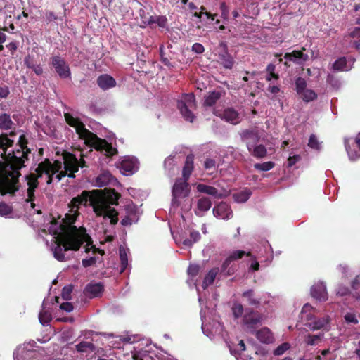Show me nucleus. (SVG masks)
<instances>
[{
  "mask_svg": "<svg viewBox=\"0 0 360 360\" xmlns=\"http://www.w3.org/2000/svg\"><path fill=\"white\" fill-rule=\"evenodd\" d=\"M24 63L27 68L32 69L37 75L42 74L43 69L41 66L39 64H35L30 56L25 57Z\"/></svg>",
  "mask_w": 360,
  "mask_h": 360,
  "instance_id": "nucleus-35",
  "label": "nucleus"
},
{
  "mask_svg": "<svg viewBox=\"0 0 360 360\" xmlns=\"http://www.w3.org/2000/svg\"><path fill=\"white\" fill-rule=\"evenodd\" d=\"M52 169V163L49 159L46 158L44 161L41 162L35 169V176H37V178L39 179L42 177L43 174H49Z\"/></svg>",
  "mask_w": 360,
  "mask_h": 360,
  "instance_id": "nucleus-26",
  "label": "nucleus"
},
{
  "mask_svg": "<svg viewBox=\"0 0 360 360\" xmlns=\"http://www.w3.org/2000/svg\"><path fill=\"white\" fill-rule=\"evenodd\" d=\"M46 22L49 23L58 20V17L52 11H46L45 13Z\"/></svg>",
  "mask_w": 360,
  "mask_h": 360,
  "instance_id": "nucleus-61",
  "label": "nucleus"
},
{
  "mask_svg": "<svg viewBox=\"0 0 360 360\" xmlns=\"http://www.w3.org/2000/svg\"><path fill=\"white\" fill-rule=\"evenodd\" d=\"M111 178L112 175L109 172H103L96 177V185L99 187L105 186L110 183Z\"/></svg>",
  "mask_w": 360,
  "mask_h": 360,
  "instance_id": "nucleus-39",
  "label": "nucleus"
},
{
  "mask_svg": "<svg viewBox=\"0 0 360 360\" xmlns=\"http://www.w3.org/2000/svg\"><path fill=\"white\" fill-rule=\"evenodd\" d=\"M104 290V286L101 282H90L84 288V292L89 298L101 297Z\"/></svg>",
  "mask_w": 360,
  "mask_h": 360,
  "instance_id": "nucleus-14",
  "label": "nucleus"
},
{
  "mask_svg": "<svg viewBox=\"0 0 360 360\" xmlns=\"http://www.w3.org/2000/svg\"><path fill=\"white\" fill-rule=\"evenodd\" d=\"M221 49L219 53V59L220 63L225 68L231 69L234 63L233 57L228 52V47L225 43H221L219 45Z\"/></svg>",
  "mask_w": 360,
  "mask_h": 360,
  "instance_id": "nucleus-16",
  "label": "nucleus"
},
{
  "mask_svg": "<svg viewBox=\"0 0 360 360\" xmlns=\"http://www.w3.org/2000/svg\"><path fill=\"white\" fill-rule=\"evenodd\" d=\"M323 334L311 335L309 334L305 337L304 342L307 345L314 346L316 344L317 341L320 340Z\"/></svg>",
  "mask_w": 360,
  "mask_h": 360,
  "instance_id": "nucleus-48",
  "label": "nucleus"
},
{
  "mask_svg": "<svg viewBox=\"0 0 360 360\" xmlns=\"http://www.w3.org/2000/svg\"><path fill=\"white\" fill-rule=\"evenodd\" d=\"M266 79L270 82L269 90H280L279 87L276 84V82L278 79V75L275 73L276 66L270 63L266 67Z\"/></svg>",
  "mask_w": 360,
  "mask_h": 360,
  "instance_id": "nucleus-21",
  "label": "nucleus"
},
{
  "mask_svg": "<svg viewBox=\"0 0 360 360\" xmlns=\"http://www.w3.org/2000/svg\"><path fill=\"white\" fill-rule=\"evenodd\" d=\"M13 143L14 141L8 138L7 134L0 135V148L4 150L3 158L11 169L3 172L0 178V184L6 193L11 194H14L19 190V177L21 176L20 170L25 167V162L29 160L20 156L6 155L8 148L13 146Z\"/></svg>",
  "mask_w": 360,
  "mask_h": 360,
  "instance_id": "nucleus-2",
  "label": "nucleus"
},
{
  "mask_svg": "<svg viewBox=\"0 0 360 360\" xmlns=\"http://www.w3.org/2000/svg\"><path fill=\"white\" fill-rule=\"evenodd\" d=\"M148 25H152L157 23L160 27H166L167 25V19L165 16H150L148 20H145Z\"/></svg>",
  "mask_w": 360,
  "mask_h": 360,
  "instance_id": "nucleus-36",
  "label": "nucleus"
},
{
  "mask_svg": "<svg viewBox=\"0 0 360 360\" xmlns=\"http://www.w3.org/2000/svg\"><path fill=\"white\" fill-rule=\"evenodd\" d=\"M214 217L221 219H229L232 217L233 212L230 206L224 202L217 205L212 210Z\"/></svg>",
  "mask_w": 360,
  "mask_h": 360,
  "instance_id": "nucleus-13",
  "label": "nucleus"
},
{
  "mask_svg": "<svg viewBox=\"0 0 360 360\" xmlns=\"http://www.w3.org/2000/svg\"><path fill=\"white\" fill-rule=\"evenodd\" d=\"M240 136L243 141H247L246 145L249 151H251L253 146L259 141V131L256 128L243 130Z\"/></svg>",
  "mask_w": 360,
  "mask_h": 360,
  "instance_id": "nucleus-11",
  "label": "nucleus"
},
{
  "mask_svg": "<svg viewBox=\"0 0 360 360\" xmlns=\"http://www.w3.org/2000/svg\"><path fill=\"white\" fill-rule=\"evenodd\" d=\"M251 261L250 269L252 271H258L259 268V264L257 262L256 257L252 255V257H249Z\"/></svg>",
  "mask_w": 360,
  "mask_h": 360,
  "instance_id": "nucleus-62",
  "label": "nucleus"
},
{
  "mask_svg": "<svg viewBox=\"0 0 360 360\" xmlns=\"http://www.w3.org/2000/svg\"><path fill=\"white\" fill-rule=\"evenodd\" d=\"M244 256L246 257H252V253L250 252H245L244 250H234L229 255V257L233 261H237L238 259H242Z\"/></svg>",
  "mask_w": 360,
  "mask_h": 360,
  "instance_id": "nucleus-43",
  "label": "nucleus"
},
{
  "mask_svg": "<svg viewBox=\"0 0 360 360\" xmlns=\"http://www.w3.org/2000/svg\"><path fill=\"white\" fill-rule=\"evenodd\" d=\"M27 143H28V141H27V139L25 135V134L20 135L19 137L18 143H17V146H18V148H22L25 150L30 149L27 147Z\"/></svg>",
  "mask_w": 360,
  "mask_h": 360,
  "instance_id": "nucleus-55",
  "label": "nucleus"
},
{
  "mask_svg": "<svg viewBox=\"0 0 360 360\" xmlns=\"http://www.w3.org/2000/svg\"><path fill=\"white\" fill-rule=\"evenodd\" d=\"M51 319V314L49 311H42L39 314V320L44 326L48 325Z\"/></svg>",
  "mask_w": 360,
  "mask_h": 360,
  "instance_id": "nucleus-49",
  "label": "nucleus"
},
{
  "mask_svg": "<svg viewBox=\"0 0 360 360\" xmlns=\"http://www.w3.org/2000/svg\"><path fill=\"white\" fill-rule=\"evenodd\" d=\"M242 297L248 305L256 309L259 308L262 304L261 297L257 295L254 290L250 289L244 291L242 294Z\"/></svg>",
  "mask_w": 360,
  "mask_h": 360,
  "instance_id": "nucleus-18",
  "label": "nucleus"
},
{
  "mask_svg": "<svg viewBox=\"0 0 360 360\" xmlns=\"http://www.w3.org/2000/svg\"><path fill=\"white\" fill-rule=\"evenodd\" d=\"M193 170V155H189L186 157L184 166L182 170V176L181 179L188 180L190 178V176L192 174Z\"/></svg>",
  "mask_w": 360,
  "mask_h": 360,
  "instance_id": "nucleus-29",
  "label": "nucleus"
},
{
  "mask_svg": "<svg viewBox=\"0 0 360 360\" xmlns=\"http://www.w3.org/2000/svg\"><path fill=\"white\" fill-rule=\"evenodd\" d=\"M51 65L60 78L68 79L70 77L71 72L69 65L63 58L59 56L52 57Z\"/></svg>",
  "mask_w": 360,
  "mask_h": 360,
  "instance_id": "nucleus-9",
  "label": "nucleus"
},
{
  "mask_svg": "<svg viewBox=\"0 0 360 360\" xmlns=\"http://www.w3.org/2000/svg\"><path fill=\"white\" fill-rule=\"evenodd\" d=\"M354 60L353 58H349L348 59L345 57L340 58L333 63V69L338 71L349 70L352 68Z\"/></svg>",
  "mask_w": 360,
  "mask_h": 360,
  "instance_id": "nucleus-22",
  "label": "nucleus"
},
{
  "mask_svg": "<svg viewBox=\"0 0 360 360\" xmlns=\"http://www.w3.org/2000/svg\"><path fill=\"white\" fill-rule=\"evenodd\" d=\"M203 167L207 170H216L217 165V162L214 159L207 158L203 163Z\"/></svg>",
  "mask_w": 360,
  "mask_h": 360,
  "instance_id": "nucleus-52",
  "label": "nucleus"
},
{
  "mask_svg": "<svg viewBox=\"0 0 360 360\" xmlns=\"http://www.w3.org/2000/svg\"><path fill=\"white\" fill-rule=\"evenodd\" d=\"M131 356L134 360H154L148 352L146 350L135 352L132 354Z\"/></svg>",
  "mask_w": 360,
  "mask_h": 360,
  "instance_id": "nucleus-44",
  "label": "nucleus"
},
{
  "mask_svg": "<svg viewBox=\"0 0 360 360\" xmlns=\"http://www.w3.org/2000/svg\"><path fill=\"white\" fill-rule=\"evenodd\" d=\"M263 315L252 309H246L243 316V325L245 330L254 334L257 328L262 325Z\"/></svg>",
  "mask_w": 360,
  "mask_h": 360,
  "instance_id": "nucleus-5",
  "label": "nucleus"
},
{
  "mask_svg": "<svg viewBox=\"0 0 360 360\" xmlns=\"http://www.w3.org/2000/svg\"><path fill=\"white\" fill-rule=\"evenodd\" d=\"M237 270V265L229 257L221 266V272L226 276L233 275Z\"/></svg>",
  "mask_w": 360,
  "mask_h": 360,
  "instance_id": "nucleus-27",
  "label": "nucleus"
},
{
  "mask_svg": "<svg viewBox=\"0 0 360 360\" xmlns=\"http://www.w3.org/2000/svg\"><path fill=\"white\" fill-rule=\"evenodd\" d=\"M137 160L133 158H126L120 162V169L125 175H131L137 169Z\"/></svg>",
  "mask_w": 360,
  "mask_h": 360,
  "instance_id": "nucleus-19",
  "label": "nucleus"
},
{
  "mask_svg": "<svg viewBox=\"0 0 360 360\" xmlns=\"http://www.w3.org/2000/svg\"><path fill=\"white\" fill-rule=\"evenodd\" d=\"M212 201L207 197H202L198 200L197 209L199 212H205L212 207Z\"/></svg>",
  "mask_w": 360,
  "mask_h": 360,
  "instance_id": "nucleus-33",
  "label": "nucleus"
},
{
  "mask_svg": "<svg viewBox=\"0 0 360 360\" xmlns=\"http://www.w3.org/2000/svg\"><path fill=\"white\" fill-rule=\"evenodd\" d=\"M72 291V289L70 285L65 286L62 290V297L65 300H70Z\"/></svg>",
  "mask_w": 360,
  "mask_h": 360,
  "instance_id": "nucleus-57",
  "label": "nucleus"
},
{
  "mask_svg": "<svg viewBox=\"0 0 360 360\" xmlns=\"http://www.w3.org/2000/svg\"><path fill=\"white\" fill-rule=\"evenodd\" d=\"M14 360H39V352L34 349H18L14 352Z\"/></svg>",
  "mask_w": 360,
  "mask_h": 360,
  "instance_id": "nucleus-17",
  "label": "nucleus"
},
{
  "mask_svg": "<svg viewBox=\"0 0 360 360\" xmlns=\"http://www.w3.org/2000/svg\"><path fill=\"white\" fill-rule=\"evenodd\" d=\"M85 144L94 148L96 150H105L108 156H113L117 153V148H114L105 139L98 137L94 133L91 134Z\"/></svg>",
  "mask_w": 360,
  "mask_h": 360,
  "instance_id": "nucleus-6",
  "label": "nucleus"
},
{
  "mask_svg": "<svg viewBox=\"0 0 360 360\" xmlns=\"http://www.w3.org/2000/svg\"><path fill=\"white\" fill-rule=\"evenodd\" d=\"M251 194V191L249 188H245L239 193H235L233 198L238 202H245L250 198Z\"/></svg>",
  "mask_w": 360,
  "mask_h": 360,
  "instance_id": "nucleus-40",
  "label": "nucleus"
},
{
  "mask_svg": "<svg viewBox=\"0 0 360 360\" xmlns=\"http://www.w3.org/2000/svg\"><path fill=\"white\" fill-rule=\"evenodd\" d=\"M220 10L221 12V18L227 20L229 18V11L225 2H222L220 5Z\"/></svg>",
  "mask_w": 360,
  "mask_h": 360,
  "instance_id": "nucleus-60",
  "label": "nucleus"
},
{
  "mask_svg": "<svg viewBox=\"0 0 360 360\" xmlns=\"http://www.w3.org/2000/svg\"><path fill=\"white\" fill-rule=\"evenodd\" d=\"M13 122L9 115L3 113L0 115V129L6 130L11 128Z\"/></svg>",
  "mask_w": 360,
  "mask_h": 360,
  "instance_id": "nucleus-41",
  "label": "nucleus"
},
{
  "mask_svg": "<svg viewBox=\"0 0 360 360\" xmlns=\"http://www.w3.org/2000/svg\"><path fill=\"white\" fill-rule=\"evenodd\" d=\"M305 50V48H302L300 51L294 50L290 53H286L284 55V58L286 60L284 65L288 66V61H291L297 65H303L309 59V56L304 53Z\"/></svg>",
  "mask_w": 360,
  "mask_h": 360,
  "instance_id": "nucleus-10",
  "label": "nucleus"
},
{
  "mask_svg": "<svg viewBox=\"0 0 360 360\" xmlns=\"http://www.w3.org/2000/svg\"><path fill=\"white\" fill-rule=\"evenodd\" d=\"M75 348L79 352H92L96 350L95 345L91 342L87 341H82L79 344L75 345Z\"/></svg>",
  "mask_w": 360,
  "mask_h": 360,
  "instance_id": "nucleus-32",
  "label": "nucleus"
},
{
  "mask_svg": "<svg viewBox=\"0 0 360 360\" xmlns=\"http://www.w3.org/2000/svg\"><path fill=\"white\" fill-rule=\"evenodd\" d=\"M63 158L64 161L65 170L67 172H78V159L74 154L68 151H64L63 153Z\"/></svg>",
  "mask_w": 360,
  "mask_h": 360,
  "instance_id": "nucleus-15",
  "label": "nucleus"
},
{
  "mask_svg": "<svg viewBox=\"0 0 360 360\" xmlns=\"http://www.w3.org/2000/svg\"><path fill=\"white\" fill-rule=\"evenodd\" d=\"M251 154L257 158H263L267 154V150L264 145L259 144L254 146L252 150L250 151Z\"/></svg>",
  "mask_w": 360,
  "mask_h": 360,
  "instance_id": "nucleus-37",
  "label": "nucleus"
},
{
  "mask_svg": "<svg viewBox=\"0 0 360 360\" xmlns=\"http://www.w3.org/2000/svg\"><path fill=\"white\" fill-rule=\"evenodd\" d=\"M275 166V163L272 161H268L263 163H255L254 165L255 169L259 171L267 172L273 169Z\"/></svg>",
  "mask_w": 360,
  "mask_h": 360,
  "instance_id": "nucleus-45",
  "label": "nucleus"
},
{
  "mask_svg": "<svg viewBox=\"0 0 360 360\" xmlns=\"http://www.w3.org/2000/svg\"><path fill=\"white\" fill-rule=\"evenodd\" d=\"M72 212L73 214H65V217L63 219V224H60V230L62 231V240L65 249L77 251L84 242L87 243V245L92 244V240L86 233L84 227L77 228L74 225L79 212Z\"/></svg>",
  "mask_w": 360,
  "mask_h": 360,
  "instance_id": "nucleus-3",
  "label": "nucleus"
},
{
  "mask_svg": "<svg viewBox=\"0 0 360 360\" xmlns=\"http://www.w3.org/2000/svg\"><path fill=\"white\" fill-rule=\"evenodd\" d=\"M254 334L257 339L262 343L269 344L274 340L271 331L266 327H264L259 330H255Z\"/></svg>",
  "mask_w": 360,
  "mask_h": 360,
  "instance_id": "nucleus-25",
  "label": "nucleus"
},
{
  "mask_svg": "<svg viewBox=\"0 0 360 360\" xmlns=\"http://www.w3.org/2000/svg\"><path fill=\"white\" fill-rule=\"evenodd\" d=\"M220 97V91H211L210 94L207 97H205L204 105L208 107L214 105Z\"/></svg>",
  "mask_w": 360,
  "mask_h": 360,
  "instance_id": "nucleus-38",
  "label": "nucleus"
},
{
  "mask_svg": "<svg viewBox=\"0 0 360 360\" xmlns=\"http://www.w3.org/2000/svg\"><path fill=\"white\" fill-rule=\"evenodd\" d=\"M297 93L298 98L307 103L312 101L317 98L316 91H297Z\"/></svg>",
  "mask_w": 360,
  "mask_h": 360,
  "instance_id": "nucleus-42",
  "label": "nucleus"
},
{
  "mask_svg": "<svg viewBox=\"0 0 360 360\" xmlns=\"http://www.w3.org/2000/svg\"><path fill=\"white\" fill-rule=\"evenodd\" d=\"M31 153L30 149H22V148H16L11 152L7 153L6 155H14L16 156H20L25 160H29V154Z\"/></svg>",
  "mask_w": 360,
  "mask_h": 360,
  "instance_id": "nucleus-46",
  "label": "nucleus"
},
{
  "mask_svg": "<svg viewBox=\"0 0 360 360\" xmlns=\"http://www.w3.org/2000/svg\"><path fill=\"white\" fill-rule=\"evenodd\" d=\"M189 193L190 186L188 180L177 179L172 188V204L179 206L180 204L179 199L186 198Z\"/></svg>",
  "mask_w": 360,
  "mask_h": 360,
  "instance_id": "nucleus-7",
  "label": "nucleus"
},
{
  "mask_svg": "<svg viewBox=\"0 0 360 360\" xmlns=\"http://www.w3.org/2000/svg\"><path fill=\"white\" fill-rule=\"evenodd\" d=\"M97 84L101 89H108L116 86V81L110 75L103 74L97 78Z\"/></svg>",
  "mask_w": 360,
  "mask_h": 360,
  "instance_id": "nucleus-23",
  "label": "nucleus"
},
{
  "mask_svg": "<svg viewBox=\"0 0 360 360\" xmlns=\"http://www.w3.org/2000/svg\"><path fill=\"white\" fill-rule=\"evenodd\" d=\"M290 347V345L288 342H284L278 346L274 351V354L275 356H280L284 354L287 350H288Z\"/></svg>",
  "mask_w": 360,
  "mask_h": 360,
  "instance_id": "nucleus-51",
  "label": "nucleus"
},
{
  "mask_svg": "<svg viewBox=\"0 0 360 360\" xmlns=\"http://www.w3.org/2000/svg\"><path fill=\"white\" fill-rule=\"evenodd\" d=\"M345 319L347 323H357L358 320L356 319L355 315L352 313H347L345 316Z\"/></svg>",
  "mask_w": 360,
  "mask_h": 360,
  "instance_id": "nucleus-63",
  "label": "nucleus"
},
{
  "mask_svg": "<svg viewBox=\"0 0 360 360\" xmlns=\"http://www.w3.org/2000/svg\"><path fill=\"white\" fill-rule=\"evenodd\" d=\"M329 323L328 316L319 319L309 324V327L313 331L323 328Z\"/></svg>",
  "mask_w": 360,
  "mask_h": 360,
  "instance_id": "nucleus-34",
  "label": "nucleus"
},
{
  "mask_svg": "<svg viewBox=\"0 0 360 360\" xmlns=\"http://www.w3.org/2000/svg\"><path fill=\"white\" fill-rule=\"evenodd\" d=\"M197 191L200 193L212 195L216 198H221V195L219 193V191L214 186L199 184L197 185Z\"/></svg>",
  "mask_w": 360,
  "mask_h": 360,
  "instance_id": "nucleus-28",
  "label": "nucleus"
},
{
  "mask_svg": "<svg viewBox=\"0 0 360 360\" xmlns=\"http://www.w3.org/2000/svg\"><path fill=\"white\" fill-rule=\"evenodd\" d=\"M233 315L235 319H238L242 316L244 313V307L242 304L235 302L231 308Z\"/></svg>",
  "mask_w": 360,
  "mask_h": 360,
  "instance_id": "nucleus-47",
  "label": "nucleus"
},
{
  "mask_svg": "<svg viewBox=\"0 0 360 360\" xmlns=\"http://www.w3.org/2000/svg\"><path fill=\"white\" fill-rule=\"evenodd\" d=\"M295 86L297 90H305V88L307 86L306 80L302 77H297L295 80Z\"/></svg>",
  "mask_w": 360,
  "mask_h": 360,
  "instance_id": "nucleus-58",
  "label": "nucleus"
},
{
  "mask_svg": "<svg viewBox=\"0 0 360 360\" xmlns=\"http://www.w3.org/2000/svg\"><path fill=\"white\" fill-rule=\"evenodd\" d=\"M192 51L196 53H202L204 52V46L200 43H195L192 46Z\"/></svg>",
  "mask_w": 360,
  "mask_h": 360,
  "instance_id": "nucleus-64",
  "label": "nucleus"
},
{
  "mask_svg": "<svg viewBox=\"0 0 360 360\" xmlns=\"http://www.w3.org/2000/svg\"><path fill=\"white\" fill-rule=\"evenodd\" d=\"M177 108L186 121L193 122L195 116L193 110L196 108V103L195 95L192 91L181 95L180 99L177 101Z\"/></svg>",
  "mask_w": 360,
  "mask_h": 360,
  "instance_id": "nucleus-4",
  "label": "nucleus"
},
{
  "mask_svg": "<svg viewBox=\"0 0 360 360\" xmlns=\"http://www.w3.org/2000/svg\"><path fill=\"white\" fill-rule=\"evenodd\" d=\"M120 258L121 261L122 271H124V269L127 267L128 264L127 255L124 250L120 249Z\"/></svg>",
  "mask_w": 360,
  "mask_h": 360,
  "instance_id": "nucleus-56",
  "label": "nucleus"
},
{
  "mask_svg": "<svg viewBox=\"0 0 360 360\" xmlns=\"http://www.w3.org/2000/svg\"><path fill=\"white\" fill-rule=\"evenodd\" d=\"M96 262V258L95 257H91L88 259H83L82 261V266L85 268L93 266Z\"/></svg>",
  "mask_w": 360,
  "mask_h": 360,
  "instance_id": "nucleus-59",
  "label": "nucleus"
},
{
  "mask_svg": "<svg viewBox=\"0 0 360 360\" xmlns=\"http://www.w3.org/2000/svg\"><path fill=\"white\" fill-rule=\"evenodd\" d=\"M66 122L72 127L75 128L77 134L79 138L87 141L93 132L85 127L84 123L79 119L74 117L71 114L66 112L64 115Z\"/></svg>",
  "mask_w": 360,
  "mask_h": 360,
  "instance_id": "nucleus-8",
  "label": "nucleus"
},
{
  "mask_svg": "<svg viewBox=\"0 0 360 360\" xmlns=\"http://www.w3.org/2000/svg\"><path fill=\"white\" fill-rule=\"evenodd\" d=\"M120 196L114 188L83 191L80 195L71 200L69 207L71 212H78L80 205L86 206L89 202L96 217L109 219L111 225H116L119 220V213L111 205H117Z\"/></svg>",
  "mask_w": 360,
  "mask_h": 360,
  "instance_id": "nucleus-1",
  "label": "nucleus"
},
{
  "mask_svg": "<svg viewBox=\"0 0 360 360\" xmlns=\"http://www.w3.org/2000/svg\"><path fill=\"white\" fill-rule=\"evenodd\" d=\"M223 118L233 124L239 123V114L232 108L225 109L223 112Z\"/></svg>",
  "mask_w": 360,
  "mask_h": 360,
  "instance_id": "nucleus-30",
  "label": "nucleus"
},
{
  "mask_svg": "<svg viewBox=\"0 0 360 360\" xmlns=\"http://www.w3.org/2000/svg\"><path fill=\"white\" fill-rule=\"evenodd\" d=\"M219 272V269L218 267H214L210 269L206 276L204 278L202 287L205 289L207 286L212 285Z\"/></svg>",
  "mask_w": 360,
  "mask_h": 360,
  "instance_id": "nucleus-31",
  "label": "nucleus"
},
{
  "mask_svg": "<svg viewBox=\"0 0 360 360\" xmlns=\"http://www.w3.org/2000/svg\"><path fill=\"white\" fill-rule=\"evenodd\" d=\"M63 234H60L58 238L56 240V246L53 249V255L54 257L59 262L65 261V257L63 253V251H68L69 250L65 249V246L64 245V243L62 240Z\"/></svg>",
  "mask_w": 360,
  "mask_h": 360,
  "instance_id": "nucleus-24",
  "label": "nucleus"
},
{
  "mask_svg": "<svg viewBox=\"0 0 360 360\" xmlns=\"http://www.w3.org/2000/svg\"><path fill=\"white\" fill-rule=\"evenodd\" d=\"M25 180L27 181V185L28 186L27 193V199L26 201H34L35 200V190L39 185V179L35 176V174L30 173L25 176Z\"/></svg>",
  "mask_w": 360,
  "mask_h": 360,
  "instance_id": "nucleus-12",
  "label": "nucleus"
},
{
  "mask_svg": "<svg viewBox=\"0 0 360 360\" xmlns=\"http://www.w3.org/2000/svg\"><path fill=\"white\" fill-rule=\"evenodd\" d=\"M308 146L312 149L319 150L321 149L320 143L315 134H311L309 136Z\"/></svg>",
  "mask_w": 360,
  "mask_h": 360,
  "instance_id": "nucleus-50",
  "label": "nucleus"
},
{
  "mask_svg": "<svg viewBox=\"0 0 360 360\" xmlns=\"http://www.w3.org/2000/svg\"><path fill=\"white\" fill-rule=\"evenodd\" d=\"M311 295L316 300L324 302L328 300L326 288L323 283H318L311 288Z\"/></svg>",
  "mask_w": 360,
  "mask_h": 360,
  "instance_id": "nucleus-20",
  "label": "nucleus"
},
{
  "mask_svg": "<svg viewBox=\"0 0 360 360\" xmlns=\"http://www.w3.org/2000/svg\"><path fill=\"white\" fill-rule=\"evenodd\" d=\"M12 212V208L4 202H0V215L6 216Z\"/></svg>",
  "mask_w": 360,
  "mask_h": 360,
  "instance_id": "nucleus-54",
  "label": "nucleus"
},
{
  "mask_svg": "<svg viewBox=\"0 0 360 360\" xmlns=\"http://www.w3.org/2000/svg\"><path fill=\"white\" fill-rule=\"evenodd\" d=\"M200 269V266L198 264H191L188 268L187 273L188 276L193 278L198 274Z\"/></svg>",
  "mask_w": 360,
  "mask_h": 360,
  "instance_id": "nucleus-53",
  "label": "nucleus"
}]
</instances>
